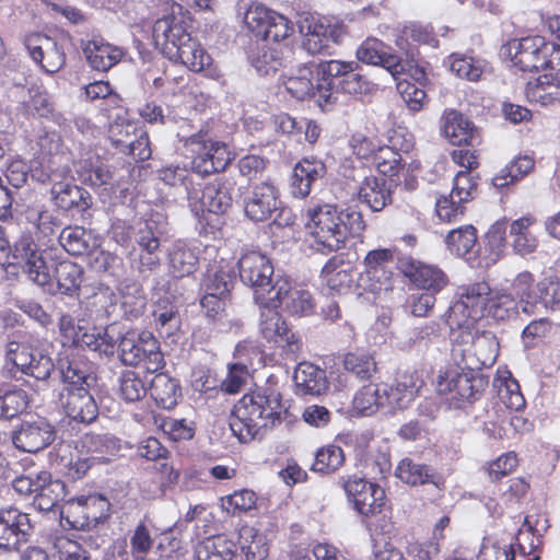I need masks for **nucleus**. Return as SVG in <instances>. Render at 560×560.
I'll list each match as a JSON object with an SVG mask.
<instances>
[{"instance_id": "f257e3e1", "label": "nucleus", "mask_w": 560, "mask_h": 560, "mask_svg": "<svg viewBox=\"0 0 560 560\" xmlns=\"http://www.w3.org/2000/svg\"><path fill=\"white\" fill-rule=\"evenodd\" d=\"M307 218L306 229L314 241L312 246L323 254L343 248L349 236H359L365 229L360 211L339 210L328 203L310 207Z\"/></svg>"}, {"instance_id": "f03ea898", "label": "nucleus", "mask_w": 560, "mask_h": 560, "mask_svg": "<svg viewBox=\"0 0 560 560\" xmlns=\"http://www.w3.org/2000/svg\"><path fill=\"white\" fill-rule=\"evenodd\" d=\"M281 396L271 388L246 394L234 406L230 428L241 442H249L261 431L281 422Z\"/></svg>"}, {"instance_id": "7ed1b4c3", "label": "nucleus", "mask_w": 560, "mask_h": 560, "mask_svg": "<svg viewBox=\"0 0 560 560\" xmlns=\"http://www.w3.org/2000/svg\"><path fill=\"white\" fill-rule=\"evenodd\" d=\"M241 281L253 289L254 299L260 306H279L280 296L288 289V279L275 277L273 265L268 256L250 250L238 259Z\"/></svg>"}, {"instance_id": "20e7f679", "label": "nucleus", "mask_w": 560, "mask_h": 560, "mask_svg": "<svg viewBox=\"0 0 560 560\" xmlns=\"http://www.w3.org/2000/svg\"><path fill=\"white\" fill-rule=\"evenodd\" d=\"M357 62L340 60H326L319 62L322 83L319 84L320 103L324 110H330L337 102L339 92L351 96H360L372 93L375 84L362 74L355 72Z\"/></svg>"}, {"instance_id": "39448f33", "label": "nucleus", "mask_w": 560, "mask_h": 560, "mask_svg": "<svg viewBox=\"0 0 560 560\" xmlns=\"http://www.w3.org/2000/svg\"><path fill=\"white\" fill-rule=\"evenodd\" d=\"M5 243L8 253L2 261V269L5 278L16 280L21 272L39 287L50 284L48 267L33 242L31 235L22 234L19 238L11 241L10 236L2 230V252Z\"/></svg>"}, {"instance_id": "423d86ee", "label": "nucleus", "mask_w": 560, "mask_h": 560, "mask_svg": "<svg viewBox=\"0 0 560 560\" xmlns=\"http://www.w3.org/2000/svg\"><path fill=\"white\" fill-rule=\"evenodd\" d=\"M458 324L454 323L450 314L446 318V324L451 329L452 339V354L456 359L460 357V362L466 365L474 364L468 358L471 354V348L476 352L489 350V353L479 359L481 365H490L494 362L498 353V342L494 337L486 335L478 336L476 328V319L457 315Z\"/></svg>"}, {"instance_id": "0eeeda50", "label": "nucleus", "mask_w": 560, "mask_h": 560, "mask_svg": "<svg viewBox=\"0 0 560 560\" xmlns=\"http://www.w3.org/2000/svg\"><path fill=\"white\" fill-rule=\"evenodd\" d=\"M505 54L513 66L522 71L532 72L546 68L553 70L559 66L556 58L560 60V45L542 36H527L510 40L505 46Z\"/></svg>"}, {"instance_id": "6e6552de", "label": "nucleus", "mask_w": 560, "mask_h": 560, "mask_svg": "<svg viewBox=\"0 0 560 560\" xmlns=\"http://www.w3.org/2000/svg\"><path fill=\"white\" fill-rule=\"evenodd\" d=\"M184 145L194 155L191 168L199 175L222 172L232 161L226 144L212 141L203 128L187 137Z\"/></svg>"}, {"instance_id": "1a4fd4ad", "label": "nucleus", "mask_w": 560, "mask_h": 560, "mask_svg": "<svg viewBox=\"0 0 560 560\" xmlns=\"http://www.w3.org/2000/svg\"><path fill=\"white\" fill-rule=\"evenodd\" d=\"M119 357L125 365H142L147 372L155 373L164 366L160 343L149 331L128 332L120 337Z\"/></svg>"}, {"instance_id": "9d476101", "label": "nucleus", "mask_w": 560, "mask_h": 560, "mask_svg": "<svg viewBox=\"0 0 560 560\" xmlns=\"http://www.w3.org/2000/svg\"><path fill=\"white\" fill-rule=\"evenodd\" d=\"M188 12L178 3H172L168 11L159 18L152 27V38L156 48L167 57L183 42H189Z\"/></svg>"}, {"instance_id": "9b49d317", "label": "nucleus", "mask_w": 560, "mask_h": 560, "mask_svg": "<svg viewBox=\"0 0 560 560\" xmlns=\"http://www.w3.org/2000/svg\"><path fill=\"white\" fill-rule=\"evenodd\" d=\"M110 503L101 494H90L68 501L60 512L61 520L71 528L85 530L109 516Z\"/></svg>"}, {"instance_id": "f8f14e48", "label": "nucleus", "mask_w": 560, "mask_h": 560, "mask_svg": "<svg viewBox=\"0 0 560 560\" xmlns=\"http://www.w3.org/2000/svg\"><path fill=\"white\" fill-rule=\"evenodd\" d=\"M487 382L475 373L472 364L453 366L440 371L435 386L441 395H450L453 400H470L485 389Z\"/></svg>"}, {"instance_id": "ddd939ff", "label": "nucleus", "mask_w": 560, "mask_h": 560, "mask_svg": "<svg viewBox=\"0 0 560 560\" xmlns=\"http://www.w3.org/2000/svg\"><path fill=\"white\" fill-rule=\"evenodd\" d=\"M233 185L229 180H214L203 189L189 191V208L198 219H206L205 214L225 213L232 207Z\"/></svg>"}, {"instance_id": "4468645a", "label": "nucleus", "mask_w": 560, "mask_h": 560, "mask_svg": "<svg viewBox=\"0 0 560 560\" xmlns=\"http://www.w3.org/2000/svg\"><path fill=\"white\" fill-rule=\"evenodd\" d=\"M259 331L264 339L280 347L287 353L295 354L302 348L301 337L277 311L279 306H261Z\"/></svg>"}, {"instance_id": "2eb2a0df", "label": "nucleus", "mask_w": 560, "mask_h": 560, "mask_svg": "<svg viewBox=\"0 0 560 560\" xmlns=\"http://www.w3.org/2000/svg\"><path fill=\"white\" fill-rule=\"evenodd\" d=\"M9 434L18 450L28 453L44 450L56 436L54 427L44 418L19 421L11 425Z\"/></svg>"}, {"instance_id": "dca6fc26", "label": "nucleus", "mask_w": 560, "mask_h": 560, "mask_svg": "<svg viewBox=\"0 0 560 560\" xmlns=\"http://www.w3.org/2000/svg\"><path fill=\"white\" fill-rule=\"evenodd\" d=\"M364 272L360 277V284L373 293L392 288L393 267L395 265L394 252L389 248L370 250L363 260Z\"/></svg>"}, {"instance_id": "f3484780", "label": "nucleus", "mask_w": 560, "mask_h": 560, "mask_svg": "<svg viewBox=\"0 0 560 560\" xmlns=\"http://www.w3.org/2000/svg\"><path fill=\"white\" fill-rule=\"evenodd\" d=\"M320 83L319 62L299 63L283 75V85L293 97L301 101L312 98L324 110L318 89Z\"/></svg>"}, {"instance_id": "a211bd4d", "label": "nucleus", "mask_w": 560, "mask_h": 560, "mask_svg": "<svg viewBox=\"0 0 560 560\" xmlns=\"http://www.w3.org/2000/svg\"><path fill=\"white\" fill-rule=\"evenodd\" d=\"M342 487L359 514L370 517L381 513L385 503V492L381 486L353 476L347 480L342 478Z\"/></svg>"}, {"instance_id": "6ab92c4d", "label": "nucleus", "mask_w": 560, "mask_h": 560, "mask_svg": "<svg viewBox=\"0 0 560 560\" xmlns=\"http://www.w3.org/2000/svg\"><path fill=\"white\" fill-rule=\"evenodd\" d=\"M299 32L303 36L302 47L310 55H332L334 45L339 42L337 30L325 25L312 15L301 16Z\"/></svg>"}, {"instance_id": "aec40b11", "label": "nucleus", "mask_w": 560, "mask_h": 560, "mask_svg": "<svg viewBox=\"0 0 560 560\" xmlns=\"http://www.w3.org/2000/svg\"><path fill=\"white\" fill-rule=\"evenodd\" d=\"M25 47L32 59L39 63L45 72L56 73L66 63V54L54 38L34 33L25 38Z\"/></svg>"}, {"instance_id": "412c9836", "label": "nucleus", "mask_w": 560, "mask_h": 560, "mask_svg": "<svg viewBox=\"0 0 560 560\" xmlns=\"http://www.w3.org/2000/svg\"><path fill=\"white\" fill-rule=\"evenodd\" d=\"M59 400L66 415L82 423H91L98 416V408L84 386L63 385Z\"/></svg>"}, {"instance_id": "4be33fe9", "label": "nucleus", "mask_w": 560, "mask_h": 560, "mask_svg": "<svg viewBox=\"0 0 560 560\" xmlns=\"http://www.w3.org/2000/svg\"><path fill=\"white\" fill-rule=\"evenodd\" d=\"M491 289L487 282H476L463 289L460 299L454 303L450 310V317L458 324L457 315L478 320L481 318L488 307Z\"/></svg>"}, {"instance_id": "5701e85b", "label": "nucleus", "mask_w": 560, "mask_h": 560, "mask_svg": "<svg viewBox=\"0 0 560 560\" xmlns=\"http://www.w3.org/2000/svg\"><path fill=\"white\" fill-rule=\"evenodd\" d=\"M357 57L364 63L382 66L394 78L405 73L411 67L408 60H404L399 56L389 52L388 47L376 38L364 40L357 50Z\"/></svg>"}, {"instance_id": "b1692460", "label": "nucleus", "mask_w": 560, "mask_h": 560, "mask_svg": "<svg viewBox=\"0 0 560 560\" xmlns=\"http://www.w3.org/2000/svg\"><path fill=\"white\" fill-rule=\"evenodd\" d=\"M398 267L415 285L434 294L443 290L448 283L446 275L440 268L425 265L411 257L401 258Z\"/></svg>"}, {"instance_id": "393cba45", "label": "nucleus", "mask_w": 560, "mask_h": 560, "mask_svg": "<svg viewBox=\"0 0 560 560\" xmlns=\"http://www.w3.org/2000/svg\"><path fill=\"white\" fill-rule=\"evenodd\" d=\"M396 187L397 183L392 177H377L372 174L363 175L359 184V200L366 203L374 212L382 211L393 202V192Z\"/></svg>"}, {"instance_id": "a878e982", "label": "nucleus", "mask_w": 560, "mask_h": 560, "mask_svg": "<svg viewBox=\"0 0 560 560\" xmlns=\"http://www.w3.org/2000/svg\"><path fill=\"white\" fill-rule=\"evenodd\" d=\"M33 533L27 514L15 509L2 511V550L20 551Z\"/></svg>"}, {"instance_id": "bb28decb", "label": "nucleus", "mask_w": 560, "mask_h": 560, "mask_svg": "<svg viewBox=\"0 0 560 560\" xmlns=\"http://www.w3.org/2000/svg\"><path fill=\"white\" fill-rule=\"evenodd\" d=\"M278 207L277 189L268 183L254 186L244 198L245 214L255 222L268 220Z\"/></svg>"}, {"instance_id": "cd10ccee", "label": "nucleus", "mask_w": 560, "mask_h": 560, "mask_svg": "<svg viewBox=\"0 0 560 560\" xmlns=\"http://www.w3.org/2000/svg\"><path fill=\"white\" fill-rule=\"evenodd\" d=\"M349 147L352 150V153L359 159L368 160L372 158L377 151L382 155H393L394 158L389 162H386L385 160L377 162L378 171L383 175H396L400 168L399 154L394 152L388 147L381 148L375 138H370L363 132H354L349 139Z\"/></svg>"}, {"instance_id": "c85d7f7f", "label": "nucleus", "mask_w": 560, "mask_h": 560, "mask_svg": "<svg viewBox=\"0 0 560 560\" xmlns=\"http://www.w3.org/2000/svg\"><path fill=\"white\" fill-rule=\"evenodd\" d=\"M442 133L453 145H477L480 142L474 124L457 110L445 112L441 119Z\"/></svg>"}, {"instance_id": "c756f323", "label": "nucleus", "mask_w": 560, "mask_h": 560, "mask_svg": "<svg viewBox=\"0 0 560 560\" xmlns=\"http://www.w3.org/2000/svg\"><path fill=\"white\" fill-rule=\"evenodd\" d=\"M423 381L413 374H402L395 385H383V399L389 411L406 409L417 397Z\"/></svg>"}, {"instance_id": "7c9ffc66", "label": "nucleus", "mask_w": 560, "mask_h": 560, "mask_svg": "<svg viewBox=\"0 0 560 560\" xmlns=\"http://www.w3.org/2000/svg\"><path fill=\"white\" fill-rule=\"evenodd\" d=\"M325 164L317 159L305 158L300 161L292 174L291 192L294 197L305 198L310 192L313 183L324 176Z\"/></svg>"}, {"instance_id": "2f4dec72", "label": "nucleus", "mask_w": 560, "mask_h": 560, "mask_svg": "<svg viewBox=\"0 0 560 560\" xmlns=\"http://www.w3.org/2000/svg\"><path fill=\"white\" fill-rule=\"evenodd\" d=\"M51 198L56 207L63 211L83 212L91 206V195L83 188L70 183H55Z\"/></svg>"}, {"instance_id": "473e14b6", "label": "nucleus", "mask_w": 560, "mask_h": 560, "mask_svg": "<svg viewBox=\"0 0 560 560\" xmlns=\"http://www.w3.org/2000/svg\"><path fill=\"white\" fill-rule=\"evenodd\" d=\"M293 380L298 395L318 396L328 388L326 372L312 363H300L294 371Z\"/></svg>"}, {"instance_id": "72a5a7b5", "label": "nucleus", "mask_w": 560, "mask_h": 560, "mask_svg": "<svg viewBox=\"0 0 560 560\" xmlns=\"http://www.w3.org/2000/svg\"><path fill=\"white\" fill-rule=\"evenodd\" d=\"M37 483L34 505L40 511H51L66 497L65 482L51 479V475L47 471L37 475Z\"/></svg>"}, {"instance_id": "f704fd0d", "label": "nucleus", "mask_w": 560, "mask_h": 560, "mask_svg": "<svg viewBox=\"0 0 560 560\" xmlns=\"http://www.w3.org/2000/svg\"><path fill=\"white\" fill-rule=\"evenodd\" d=\"M83 54L91 68L97 71L109 70L117 65L124 56L121 48L95 40L89 42L84 46Z\"/></svg>"}, {"instance_id": "c9c22d12", "label": "nucleus", "mask_w": 560, "mask_h": 560, "mask_svg": "<svg viewBox=\"0 0 560 560\" xmlns=\"http://www.w3.org/2000/svg\"><path fill=\"white\" fill-rule=\"evenodd\" d=\"M175 50L166 58L171 61L183 63L191 71H202L211 63L210 55L197 40L192 39L191 35L189 36V42L180 43Z\"/></svg>"}, {"instance_id": "e433bc0d", "label": "nucleus", "mask_w": 560, "mask_h": 560, "mask_svg": "<svg viewBox=\"0 0 560 560\" xmlns=\"http://www.w3.org/2000/svg\"><path fill=\"white\" fill-rule=\"evenodd\" d=\"M81 448L92 459H109L120 451V441L109 433H85L80 440Z\"/></svg>"}, {"instance_id": "4c0bfd02", "label": "nucleus", "mask_w": 560, "mask_h": 560, "mask_svg": "<svg viewBox=\"0 0 560 560\" xmlns=\"http://www.w3.org/2000/svg\"><path fill=\"white\" fill-rule=\"evenodd\" d=\"M33 353L25 346L9 342L5 351V364L2 369V381L14 378L16 382L26 374L33 361Z\"/></svg>"}, {"instance_id": "58836bf2", "label": "nucleus", "mask_w": 560, "mask_h": 560, "mask_svg": "<svg viewBox=\"0 0 560 560\" xmlns=\"http://www.w3.org/2000/svg\"><path fill=\"white\" fill-rule=\"evenodd\" d=\"M534 220L523 217L510 223V237L513 252L520 256L533 254L538 246V238L532 232Z\"/></svg>"}, {"instance_id": "ea45409f", "label": "nucleus", "mask_w": 560, "mask_h": 560, "mask_svg": "<svg viewBox=\"0 0 560 560\" xmlns=\"http://www.w3.org/2000/svg\"><path fill=\"white\" fill-rule=\"evenodd\" d=\"M150 394L156 405L164 409L174 408L182 396L177 381L164 373H159L151 380Z\"/></svg>"}, {"instance_id": "a19ab883", "label": "nucleus", "mask_w": 560, "mask_h": 560, "mask_svg": "<svg viewBox=\"0 0 560 560\" xmlns=\"http://www.w3.org/2000/svg\"><path fill=\"white\" fill-rule=\"evenodd\" d=\"M59 243L70 255L80 256L97 247L90 231L81 226H67L59 234Z\"/></svg>"}, {"instance_id": "79ce46f5", "label": "nucleus", "mask_w": 560, "mask_h": 560, "mask_svg": "<svg viewBox=\"0 0 560 560\" xmlns=\"http://www.w3.org/2000/svg\"><path fill=\"white\" fill-rule=\"evenodd\" d=\"M83 275L84 270L80 265L70 260L59 261L55 268L58 291L69 296L74 295L81 290Z\"/></svg>"}, {"instance_id": "37998d69", "label": "nucleus", "mask_w": 560, "mask_h": 560, "mask_svg": "<svg viewBox=\"0 0 560 560\" xmlns=\"http://www.w3.org/2000/svg\"><path fill=\"white\" fill-rule=\"evenodd\" d=\"M252 66L260 75H273L283 66L280 45L262 43L250 56Z\"/></svg>"}, {"instance_id": "c03bdc74", "label": "nucleus", "mask_w": 560, "mask_h": 560, "mask_svg": "<svg viewBox=\"0 0 560 560\" xmlns=\"http://www.w3.org/2000/svg\"><path fill=\"white\" fill-rule=\"evenodd\" d=\"M77 173L85 184L93 187L110 184L113 179V172L97 156L78 162Z\"/></svg>"}, {"instance_id": "a18cd8bd", "label": "nucleus", "mask_w": 560, "mask_h": 560, "mask_svg": "<svg viewBox=\"0 0 560 560\" xmlns=\"http://www.w3.org/2000/svg\"><path fill=\"white\" fill-rule=\"evenodd\" d=\"M198 256L194 249L182 242H176L170 252V266L177 278L192 275L198 268Z\"/></svg>"}, {"instance_id": "49530a36", "label": "nucleus", "mask_w": 560, "mask_h": 560, "mask_svg": "<svg viewBox=\"0 0 560 560\" xmlns=\"http://www.w3.org/2000/svg\"><path fill=\"white\" fill-rule=\"evenodd\" d=\"M83 295L86 300L85 307L95 314L96 317H102L110 313V307L116 303V295L107 285L98 283L94 288L84 285Z\"/></svg>"}, {"instance_id": "de8ad7c7", "label": "nucleus", "mask_w": 560, "mask_h": 560, "mask_svg": "<svg viewBox=\"0 0 560 560\" xmlns=\"http://www.w3.org/2000/svg\"><path fill=\"white\" fill-rule=\"evenodd\" d=\"M165 233L162 215H151L139 223L136 231V243L140 249H160L161 237Z\"/></svg>"}, {"instance_id": "09e8293b", "label": "nucleus", "mask_w": 560, "mask_h": 560, "mask_svg": "<svg viewBox=\"0 0 560 560\" xmlns=\"http://www.w3.org/2000/svg\"><path fill=\"white\" fill-rule=\"evenodd\" d=\"M3 77L2 86L5 88L8 97L18 104H25L26 91L30 88L27 86L26 68L21 66L16 69L5 67Z\"/></svg>"}, {"instance_id": "8fccbe9b", "label": "nucleus", "mask_w": 560, "mask_h": 560, "mask_svg": "<svg viewBox=\"0 0 560 560\" xmlns=\"http://www.w3.org/2000/svg\"><path fill=\"white\" fill-rule=\"evenodd\" d=\"M279 306L284 304V310L291 315L305 316L313 313L314 302L306 290L292 289L288 281V289L280 296Z\"/></svg>"}, {"instance_id": "3c124183", "label": "nucleus", "mask_w": 560, "mask_h": 560, "mask_svg": "<svg viewBox=\"0 0 560 560\" xmlns=\"http://www.w3.org/2000/svg\"><path fill=\"white\" fill-rule=\"evenodd\" d=\"M395 475L402 482L410 486L433 482V469L410 458H404L399 462Z\"/></svg>"}, {"instance_id": "603ef678", "label": "nucleus", "mask_w": 560, "mask_h": 560, "mask_svg": "<svg viewBox=\"0 0 560 560\" xmlns=\"http://www.w3.org/2000/svg\"><path fill=\"white\" fill-rule=\"evenodd\" d=\"M345 370L359 381H369L376 373L374 358L364 351L349 352L343 357Z\"/></svg>"}, {"instance_id": "864d4df0", "label": "nucleus", "mask_w": 560, "mask_h": 560, "mask_svg": "<svg viewBox=\"0 0 560 560\" xmlns=\"http://www.w3.org/2000/svg\"><path fill=\"white\" fill-rule=\"evenodd\" d=\"M345 463L342 448L335 444L320 447L315 454L312 470L323 475H330L337 471Z\"/></svg>"}, {"instance_id": "5fc2aeb1", "label": "nucleus", "mask_w": 560, "mask_h": 560, "mask_svg": "<svg viewBox=\"0 0 560 560\" xmlns=\"http://www.w3.org/2000/svg\"><path fill=\"white\" fill-rule=\"evenodd\" d=\"M5 383L3 380L2 385ZM27 406L26 394L24 390L18 388L14 385L13 388L2 387V422L5 421H21L16 416L24 411ZM7 430L4 423H2V431Z\"/></svg>"}, {"instance_id": "6e6d98bb", "label": "nucleus", "mask_w": 560, "mask_h": 560, "mask_svg": "<svg viewBox=\"0 0 560 560\" xmlns=\"http://www.w3.org/2000/svg\"><path fill=\"white\" fill-rule=\"evenodd\" d=\"M383 386L365 385L353 397V407L361 413L372 415L380 408H387L383 399Z\"/></svg>"}, {"instance_id": "4d7b16f0", "label": "nucleus", "mask_w": 560, "mask_h": 560, "mask_svg": "<svg viewBox=\"0 0 560 560\" xmlns=\"http://www.w3.org/2000/svg\"><path fill=\"white\" fill-rule=\"evenodd\" d=\"M485 314L497 322L510 320L517 315V303L512 293L492 292Z\"/></svg>"}, {"instance_id": "13d9d810", "label": "nucleus", "mask_w": 560, "mask_h": 560, "mask_svg": "<svg viewBox=\"0 0 560 560\" xmlns=\"http://www.w3.org/2000/svg\"><path fill=\"white\" fill-rule=\"evenodd\" d=\"M477 234L472 225H464L448 232L445 243L451 253L458 257L468 254L476 245Z\"/></svg>"}, {"instance_id": "bf43d9fd", "label": "nucleus", "mask_w": 560, "mask_h": 560, "mask_svg": "<svg viewBox=\"0 0 560 560\" xmlns=\"http://www.w3.org/2000/svg\"><path fill=\"white\" fill-rule=\"evenodd\" d=\"M533 306L541 304L545 308H555L560 304V277L548 276L535 285Z\"/></svg>"}, {"instance_id": "052dcab7", "label": "nucleus", "mask_w": 560, "mask_h": 560, "mask_svg": "<svg viewBox=\"0 0 560 560\" xmlns=\"http://www.w3.org/2000/svg\"><path fill=\"white\" fill-rule=\"evenodd\" d=\"M148 393L145 382L133 371H125L119 377V395L127 402L141 400Z\"/></svg>"}, {"instance_id": "680f3d73", "label": "nucleus", "mask_w": 560, "mask_h": 560, "mask_svg": "<svg viewBox=\"0 0 560 560\" xmlns=\"http://www.w3.org/2000/svg\"><path fill=\"white\" fill-rule=\"evenodd\" d=\"M275 14L276 12L265 4L253 1L244 13V23L250 32L260 37Z\"/></svg>"}, {"instance_id": "e2e57ef3", "label": "nucleus", "mask_w": 560, "mask_h": 560, "mask_svg": "<svg viewBox=\"0 0 560 560\" xmlns=\"http://www.w3.org/2000/svg\"><path fill=\"white\" fill-rule=\"evenodd\" d=\"M451 71L456 73L459 78L478 81L485 70L482 60L475 59L470 56L452 55L450 57Z\"/></svg>"}, {"instance_id": "0e129e2a", "label": "nucleus", "mask_w": 560, "mask_h": 560, "mask_svg": "<svg viewBox=\"0 0 560 560\" xmlns=\"http://www.w3.org/2000/svg\"><path fill=\"white\" fill-rule=\"evenodd\" d=\"M534 276L529 271H522L511 281L510 289L524 304L523 311L529 313L535 295Z\"/></svg>"}, {"instance_id": "69168bd1", "label": "nucleus", "mask_w": 560, "mask_h": 560, "mask_svg": "<svg viewBox=\"0 0 560 560\" xmlns=\"http://www.w3.org/2000/svg\"><path fill=\"white\" fill-rule=\"evenodd\" d=\"M196 560H231L232 553L221 538H207L200 541L195 551Z\"/></svg>"}, {"instance_id": "338daca9", "label": "nucleus", "mask_w": 560, "mask_h": 560, "mask_svg": "<svg viewBox=\"0 0 560 560\" xmlns=\"http://www.w3.org/2000/svg\"><path fill=\"white\" fill-rule=\"evenodd\" d=\"M130 552L133 560L144 559L153 546V538L147 525L140 522L130 533Z\"/></svg>"}, {"instance_id": "774afa93", "label": "nucleus", "mask_w": 560, "mask_h": 560, "mask_svg": "<svg viewBox=\"0 0 560 560\" xmlns=\"http://www.w3.org/2000/svg\"><path fill=\"white\" fill-rule=\"evenodd\" d=\"M536 94L544 104L560 101V71L540 75L537 80Z\"/></svg>"}]
</instances>
